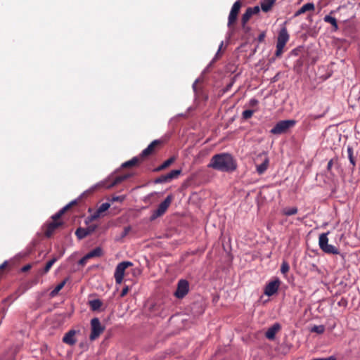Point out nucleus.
<instances>
[{"label":"nucleus","instance_id":"1","mask_svg":"<svg viewBox=\"0 0 360 360\" xmlns=\"http://www.w3.org/2000/svg\"><path fill=\"white\" fill-rule=\"evenodd\" d=\"M207 167L222 172H232L236 169L237 163L231 154L222 153L213 155Z\"/></svg>","mask_w":360,"mask_h":360},{"label":"nucleus","instance_id":"2","mask_svg":"<svg viewBox=\"0 0 360 360\" xmlns=\"http://www.w3.org/2000/svg\"><path fill=\"white\" fill-rule=\"evenodd\" d=\"M289 40V34L285 27H283L278 34L276 43V51L275 55L280 57L283 53L284 47Z\"/></svg>","mask_w":360,"mask_h":360},{"label":"nucleus","instance_id":"3","mask_svg":"<svg viewBox=\"0 0 360 360\" xmlns=\"http://www.w3.org/2000/svg\"><path fill=\"white\" fill-rule=\"evenodd\" d=\"M163 144L161 140H154L141 153V157L145 160L150 156L155 155L160 150Z\"/></svg>","mask_w":360,"mask_h":360},{"label":"nucleus","instance_id":"4","mask_svg":"<svg viewBox=\"0 0 360 360\" xmlns=\"http://www.w3.org/2000/svg\"><path fill=\"white\" fill-rule=\"evenodd\" d=\"M105 326H102L98 318H94L91 320V334L89 339L91 341L96 340L104 331Z\"/></svg>","mask_w":360,"mask_h":360},{"label":"nucleus","instance_id":"5","mask_svg":"<svg viewBox=\"0 0 360 360\" xmlns=\"http://www.w3.org/2000/svg\"><path fill=\"white\" fill-rule=\"evenodd\" d=\"M295 124L293 120H287L279 121L275 127L271 129V133L274 134H281L288 131V130Z\"/></svg>","mask_w":360,"mask_h":360},{"label":"nucleus","instance_id":"6","mask_svg":"<svg viewBox=\"0 0 360 360\" xmlns=\"http://www.w3.org/2000/svg\"><path fill=\"white\" fill-rule=\"evenodd\" d=\"M172 201V196L168 195L164 200V201H162L158 205V207L157 208V210L153 211V212L150 217L151 220H154V219H157L158 217H160L162 215H163L166 212L168 207H169Z\"/></svg>","mask_w":360,"mask_h":360},{"label":"nucleus","instance_id":"7","mask_svg":"<svg viewBox=\"0 0 360 360\" xmlns=\"http://www.w3.org/2000/svg\"><path fill=\"white\" fill-rule=\"evenodd\" d=\"M132 265L133 264L131 262H122L117 264L114 274L117 284H121L122 283L126 269Z\"/></svg>","mask_w":360,"mask_h":360},{"label":"nucleus","instance_id":"8","mask_svg":"<svg viewBox=\"0 0 360 360\" xmlns=\"http://www.w3.org/2000/svg\"><path fill=\"white\" fill-rule=\"evenodd\" d=\"M255 164L257 168V172L262 174L268 168L269 158L267 154H260L255 160Z\"/></svg>","mask_w":360,"mask_h":360},{"label":"nucleus","instance_id":"9","mask_svg":"<svg viewBox=\"0 0 360 360\" xmlns=\"http://www.w3.org/2000/svg\"><path fill=\"white\" fill-rule=\"evenodd\" d=\"M189 291V283L186 280L181 279L178 281L176 290L174 292L176 297L184 298Z\"/></svg>","mask_w":360,"mask_h":360},{"label":"nucleus","instance_id":"10","mask_svg":"<svg viewBox=\"0 0 360 360\" xmlns=\"http://www.w3.org/2000/svg\"><path fill=\"white\" fill-rule=\"evenodd\" d=\"M240 7L241 2L240 1H237L233 4L229 15L228 26L229 27L236 22Z\"/></svg>","mask_w":360,"mask_h":360},{"label":"nucleus","instance_id":"11","mask_svg":"<svg viewBox=\"0 0 360 360\" xmlns=\"http://www.w3.org/2000/svg\"><path fill=\"white\" fill-rule=\"evenodd\" d=\"M347 158L349 160V163L352 165L351 171H352V173H353V172L355 169L359 153L357 151L356 153H354L353 148L351 146H347Z\"/></svg>","mask_w":360,"mask_h":360},{"label":"nucleus","instance_id":"12","mask_svg":"<svg viewBox=\"0 0 360 360\" xmlns=\"http://www.w3.org/2000/svg\"><path fill=\"white\" fill-rule=\"evenodd\" d=\"M63 225L61 221H51L46 224L44 234L47 238H50L54 231L60 226Z\"/></svg>","mask_w":360,"mask_h":360},{"label":"nucleus","instance_id":"13","mask_svg":"<svg viewBox=\"0 0 360 360\" xmlns=\"http://www.w3.org/2000/svg\"><path fill=\"white\" fill-rule=\"evenodd\" d=\"M76 331L75 330H70L65 334L63 338V342L69 345H74L77 342L75 338Z\"/></svg>","mask_w":360,"mask_h":360},{"label":"nucleus","instance_id":"14","mask_svg":"<svg viewBox=\"0 0 360 360\" xmlns=\"http://www.w3.org/2000/svg\"><path fill=\"white\" fill-rule=\"evenodd\" d=\"M314 10L315 6L314 3H307L295 13L294 16L297 17L307 12H313Z\"/></svg>","mask_w":360,"mask_h":360},{"label":"nucleus","instance_id":"15","mask_svg":"<svg viewBox=\"0 0 360 360\" xmlns=\"http://www.w3.org/2000/svg\"><path fill=\"white\" fill-rule=\"evenodd\" d=\"M143 160H144V159L141 157V155L140 154L139 156L134 157L130 160L124 162L122 164V167L124 168L134 167V166L141 163Z\"/></svg>","mask_w":360,"mask_h":360},{"label":"nucleus","instance_id":"16","mask_svg":"<svg viewBox=\"0 0 360 360\" xmlns=\"http://www.w3.org/2000/svg\"><path fill=\"white\" fill-rule=\"evenodd\" d=\"M174 161H175V158L171 157L168 160L165 161L162 165H160L158 167L155 168L153 169V172H158L162 170H164L166 168L169 167Z\"/></svg>","mask_w":360,"mask_h":360},{"label":"nucleus","instance_id":"17","mask_svg":"<svg viewBox=\"0 0 360 360\" xmlns=\"http://www.w3.org/2000/svg\"><path fill=\"white\" fill-rule=\"evenodd\" d=\"M58 259V257H54L49 260L45 265L44 268L39 271V274L41 275L47 274L54 263Z\"/></svg>","mask_w":360,"mask_h":360},{"label":"nucleus","instance_id":"18","mask_svg":"<svg viewBox=\"0 0 360 360\" xmlns=\"http://www.w3.org/2000/svg\"><path fill=\"white\" fill-rule=\"evenodd\" d=\"M86 255L89 259L94 257H100L103 255V251L101 247H97L88 252Z\"/></svg>","mask_w":360,"mask_h":360},{"label":"nucleus","instance_id":"19","mask_svg":"<svg viewBox=\"0 0 360 360\" xmlns=\"http://www.w3.org/2000/svg\"><path fill=\"white\" fill-rule=\"evenodd\" d=\"M252 15L251 8H248L241 18V24L243 28Z\"/></svg>","mask_w":360,"mask_h":360},{"label":"nucleus","instance_id":"20","mask_svg":"<svg viewBox=\"0 0 360 360\" xmlns=\"http://www.w3.org/2000/svg\"><path fill=\"white\" fill-rule=\"evenodd\" d=\"M68 281V278L64 279L63 281H61L60 283H58L56 288L50 292V296L51 297H56L60 290L63 289V288L65 286Z\"/></svg>","mask_w":360,"mask_h":360},{"label":"nucleus","instance_id":"21","mask_svg":"<svg viewBox=\"0 0 360 360\" xmlns=\"http://www.w3.org/2000/svg\"><path fill=\"white\" fill-rule=\"evenodd\" d=\"M89 305L92 311H97L101 307L103 302L99 299H95L90 300Z\"/></svg>","mask_w":360,"mask_h":360},{"label":"nucleus","instance_id":"22","mask_svg":"<svg viewBox=\"0 0 360 360\" xmlns=\"http://www.w3.org/2000/svg\"><path fill=\"white\" fill-rule=\"evenodd\" d=\"M328 244V233H321L319 238V245L322 250Z\"/></svg>","mask_w":360,"mask_h":360},{"label":"nucleus","instance_id":"23","mask_svg":"<svg viewBox=\"0 0 360 360\" xmlns=\"http://www.w3.org/2000/svg\"><path fill=\"white\" fill-rule=\"evenodd\" d=\"M322 250L328 254L338 255L340 254L339 250L333 245L328 244Z\"/></svg>","mask_w":360,"mask_h":360},{"label":"nucleus","instance_id":"24","mask_svg":"<svg viewBox=\"0 0 360 360\" xmlns=\"http://www.w3.org/2000/svg\"><path fill=\"white\" fill-rule=\"evenodd\" d=\"M75 235L79 240L83 239L88 236L85 228L79 227L75 231Z\"/></svg>","mask_w":360,"mask_h":360},{"label":"nucleus","instance_id":"25","mask_svg":"<svg viewBox=\"0 0 360 360\" xmlns=\"http://www.w3.org/2000/svg\"><path fill=\"white\" fill-rule=\"evenodd\" d=\"M298 210L296 207H285L283 209V214L286 216H291L297 214Z\"/></svg>","mask_w":360,"mask_h":360},{"label":"nucleus","instance_id":"26","mask_svg":"<svg viewBox=\"0 0 360 360\" xmlns=\"http://www.w3.org/2000/svg\"><path fill=\"white\" fill-rule=\"evenodd\" d=\"M323 20L326 22H328V23L331 24L335 27V30L338 29V27L337 20L334 17H332L330 15H327L324 17Z\"/></svg>","mask_w":360,"mask_h":360},{"label":"nucleus","instance_id":"27","mask_svg":"<svg viewBox=\"0 0 360 360\" xmlns=\"http://www.w3.org/2000/svg\"><path fill=\"white\" fill-rule=\"evenodd\" d=\"M281 281L278 278L271 281V295H274L278 290Z\"/></svg>","mask_w":360,"mask_h":360},{"label":"nucleus","instance_id":"28","mask_svg":"<svg viewBox=\"0 0 360 360\" xmlns=\"http://www.w3.org/2000/svg\"><path fill=\"white\" fill-rule=\"evenodd\" d=\"M181 169H174L172 170L169 173L167 174L168 179L169 181H171L174 179H176L179 175L181 174Z\"/></svg>","mask_w":360,"mask_h":360},{"label":"nucleus","instance_id":"29","mask_svg":"<svg viewBox=\"0 0 360 360\" xmlns=\"http://www.w3.org/2000/svg\"><path fill=\"white\" fill-rule=\"evenodd\" d=\"M255 111L256 109H247L244 110L242 113V118L245 120L251 118Z\"/></svg>","mask_w":360,"mask_h":360},{"label":"nucleus","instance_id":"30","mask_svg":"<svg viewBox=\"0 0 360 360\" xmlns=\"http://www.w3.org/2000/svg\"><path fill=\"white\" fill-rule=\"evenodd\" d=\"M325 331V326L323 325L314 326L311 328V332L322 334Z\"/></svg>","mask_w":360,"mask_h":360},{"label":"nucleus","instance_id":"31","mask_svg":"<svg viewBox=\"0 0 360 360\" xmlns=\"http://www.w3.org/2000/svg\"><path fill=\"white\" fill-rule=\"evenodd\" d=\"M281 329V325L278 323L271 326V342L275 340V334Z\"/></svg>","mask_w":360,"mask_h":360},{"label":"nucleus","instance_id":"32","mask_svg":"<svg viewBox=\"0 0 360 360\" xmlns=\"http://www.w3.org/2000/svg\"><path fill=\"white\" fill-rule=\"evenodd\" d=\"M167 182H169L167 174L161 175L154 180L155 184H163Z\"/></svg>","mask_w":360,"mask_h":360},{"label":"nucleus","instance_id":"33","mask_svg":"<svg viewBox=\"0 0 360 360\" xmlns=\"http://www.w3.org/2000/svg\"><path fill=\"white\" fill-rule=\"evenodd\" d=\"M128 176H129L128 175H122V176H117L115 179V180L113 181V182L112 183V184L110 186V187H112V186L121 183L122 181L125 180Z\"/></svg>","mask_w":360,"mask_h":360},{"label":"nucleus","instance_id":"34","mask_svg":"<svg viewBox=\"0 0 360 360\" xmlns=\"http://www.w3.org/2000/svg\"><path fill=\"white\" fill-rule=\"evenodd\" d=\"M110 207V204L108 202H104L101 204L98 208L97 209L98 210V212H101L103 214L104 212L107 211Z\"/></svg>","mask_w":360,"mask_h":360},{"label":"nucleus","instance_id":"35","mask_svg":"<svg viewBox=\"0 0 360 360\" xmlns=\"http://www.w3.org/2000/svg\"><path fill=\"white\" fill-rule=\"evenodd\" d=\"M290 269L289 264L287 262L283 261L281 266V272L283 274H285Z\"/></svg>","mask_w":360,"mask_h":360},{"label":"nucleus","instance_id":"36","mask_svg":"<svg viewBox=\"0 0 360 360\" xmlns=\"http://www.w3.org/2000/svg\"><path fill=\"white\" fill-rule=\"evenodd\" d=\"M261 8L264 12H268L270 11V0H264V1L261 5Z\"/></svg>","mask_w":360,"mask_h":360},{"label":"nucleus","instance_id":"37","mask_svg":"<svg viewBox=\"0 0 360 360\" xmlns=\"http://www.w3.org/2000/svg\"><path fill=\"white\" fill-rule=\"evenodd\" d=\"M275 350L280 354H286L288 351V348L285 345H281L279 347L275 348Z\"/></svg>","mask_w":360,"mask_h":360},{"label":"nucleus","instance_id":"38","mask_svg":"<svg viewBox=\"0 0 360 360\" xmlns=\"http://www.w3.org/2000/svg\"><path fill=\"white\" fill-rule=\"evenodd\" d=\"M258 104V101L255 98H252L248 103L247 106L250 109H255Z\"/></svg>","mask_w":360,"mask_h":360},{"label":"nucleus","instance_id":"39","mask_svg":"<svg viewBox=\"0 0 360 360\" xmlns=\"http://www.w3.org/2000/svg\"><path fill=\"white\" fill-rule=\"evenodd\" d=\"M77 204L76 200H73L70 202L69 204L66 205L64 207H63L60 210L65 214L69 209H70L73 205Z\"/></svg>","mask_w":360,"mask_h":360},{"label":"nucleus","instance_id":"40","mask_svg":"<svg viewBox=\"0 0 360 360\" xmlns=\"http://www.w3.org/2000/svg\"><path fill=\"white\" fill-rule=\"evenodd\" d=\"M101 214H102L101 212H98V210H96V212L89 217V221H94L97 219L101 216Z\"/></svg>","mask_w":360,"mask_h":360},{"label":"nucleus","instance_id":"41","mask_svg":"<svg viewBox=\"0 0 360 360\" xmlns=\"http://www.w3.org/2000/svg\"><path fill=\"white\" fill-rule=\"evenodd\" d=\"M64 214L63 211L60 210L56 214L52 216V219L53 221H59L58 219Z\"/></svg>","mask_w":360,"mask_h":360},{"label":"nucleus","instance_id":"42","mask_svg":"<svg viewBox=\"0 0 360 360\" xmlns=\"http://www.w3.org/2000/svg\"><path fill=\"white\" fill-rule=\"evenodd\" d=\"M85 229H86V231L89 236L96 231V229H97V226L96 225H90L87 228H85Z\"/></svg>","mask_w":360,"mask_h":360},{"label":"nucleus","instance_id":"43","mask_svg":"<svg viewBox=\"0 0 360 360\" xmlns=\"http://www.w3.org/2000/svg\"><path fill=\"white\" fill-rule=\"evenodd\" d=\"M89 257H87L86 255H85L82 258H81L79 262H78V264L79 265H81V266H84L87 261L89 260Z\"/></svg>","mask_w":360,"mask_h":360},{"label":"nucleus","instance_id":"44","mask_svg":"<svg viewBox=\"0 0 360 360\" xmlns=\"http://www.w3.org/2000/svg\"><path fill=\"white\" fill-rule=\"evenodd\" d=\"M234 82H235V78H233L231 79V81L229 82V84H228L226 87L224 88V92H227L229 91H230V89H231V87L233 86V84H234Z\"/></svg>","mask_w":360,"mask_h":360},{"label":"nucleus","instance_id":"45","mask_svg":"<svg viewBox=\"0 0 360 360\" xmlns=\"http://www.w3.org/2000/svg\"><path fill=\"white\" fill-rule=\"evenodd\" d=\"M264 294L269 297H270V282L266 283Z\"/></svg>","mask_w":360,"mask_h":360},{"label":"nucleus","instance_id":"46","mask_svg":"<svg viewBox=\"0 0 360 360\" xmlns=\"http://www.w3.org/2000/svg\"><path fill=\"white\" fill-rule=\"evenodd\" d=\"M125 197L123 195L120 196H115L112 198V202H122L124 200Z\"/></svg>","mask_w":360,"mask_h":360},{"label":"nucleus","instance_id":"47","mask_svg":"<svg viewBox=\"0 0 360 360\" xmlns=\"http://www.w3.org/2000/svg\"><path fill=\"white\" fill-rule=\"evenodd\" d=\"M248 8H251L252 15L257 14L260 11V8L259 6H255L254 7H248Z\"/></svg>","mask_w":360,"mask_h":360},{"label":"nucleus","instance_id":"48","mask_svg":"<svg viewBox=\"0 0 360 360\" xmlns=\"http://www.w3.org/2000/svg\"><path fill=\"white\" fill-rule=\"evenodd\" d=\"M129 290V287H128V286H125V287L122 289V292H121V293H120V297H124V296L128 293Z\"/></svg>","mask_w":360,"mask_h":360},{"label":"nucleus","instance_id":"49","mask_svg":"<svg viewBox=\"0 0 360 360\" xmlns=\"http://www.w3.org/2000/svg\"><path fill=\"white\" fill-rule=\"evenodd\" d=\"M32 268V264H26L25 265L22 269H21V271L22 272H26V271H28L29 270H30Z\"/></svg>","mask_w":360,"mask_h":360},{"label":"nucleus","instance_id":"50","mask_svg":"<svg viewBox=\"0 0 360 360\" xmlns=\"http://www.w3.org/2000/svg\"><path fill=\"white\" fill-rule=\"evenodd\" d=\"M312 360H336V359L335 356H328L326 358H317V359H314Z\"/></svg>","mask_w":360,"mask_h":360},{"label":"nucleus","instance_id":"51","mask_svg":"<svg viewBox=\"0 0 360 360\" xmlns=\"http://www.w3.org/2000/svg\"><path fill=\"white\" fill-rule=\"evenodd\" d=\"M333 165V159H331L330 160H329V162H328V165H327V170L328 171H330Z\"/></svg>","mask_w":360,"mask_h":360},{"label":"nucleus","instance_id":"52","mask_svg":"<svg viewBox=\"0 0 360 360\" xmlns=\"http://www.w3.org/2000/svg\"><path fill=\"white\" fill-rule=\"evenodd\" d=\"M8 266V262H4L3 264L0 265V272L4 270Z\"/></svg>","mask_w":360,"mask_h":360},{"label":"nucleus","instance_id":"53","mask_svg":"<svg viewBox=\"0 0 360 360\" xmlns=\"http://www.w3.org/2000/svg\"><path fill=\"white\" fill-rule=\"evenodd\" d=\"M265 336L267 339L270 340V336H271V334H270V328H268L266 332H265Z\"/></svg>","mask_w":360,"mask_h":360},{"label":"nucleus","instance_id":"54","mask_svg":"<svg viewBox=\"0 0 360 360\" xmlns=\"http://www.w3.org/2000/svg\"><path fill=\"white\" fill-rule=\"evenodd\" d=\"M263 37H264V34H261V35L259 36V40L261 41V40H262V39Z\"/></svg>","mask_w":360,"mask_h":360},{"label":"nucleus","instance_id":"55","mask_svg":"<svg viewBox=\"0 0 360 360\" xmlns=\"http://www.w3.org/2000/svg\"><path fill=\"white\" fill-rule=\"evenodd\" d=\"M195 85H196V82L193 85V88L194 89V90L195 89Z\"/></svg>","mask_w":360,"mask_h":360},{"label":"nucleus","instance_id":"56","mask_svg":"<svg viewBox=\"0 0 360 360\" xmlns=\"http://www.w3.org/2000/svg\"><path fill=\"white\" fill-rule=\"evenodd\" d=\"M223 46V41H221V44H220V46H219V51L221 49V46Z\"/></svg>","mask_w":360,"mask_h":360},{"label":"nucleus","instance_id":"57","mask_svg":"<svg viewBox=\"0 0 360 360\" xmlns=\"http://www.w3.org/2000/svg\"><path fill=\"white\" fill-rule=\"evenodd\" d=\"M274 0H271V6L274 4Z\"/></svg>","mask_w":360,"mask_h":360}]
</instances>
